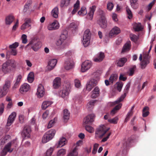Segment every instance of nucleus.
Instances as JSON below:
<instances>
[{"instance_id": "cd10ccee", "label": "nucleus", "mask_w": 156, "mask_h": 156, "mask_svg": "<svg viewBox=\"0 0 156 156\" xmlns=\"http://www.w3.org/2000/svg\"><path fill=\"white\" fill-rule=\"evenodd\" d=\"M14 20V17L11 15L7 16L5 19V23L6 25H9Z\"/></svg>"}, {"instance_id": "20e7f679", "label": "nucleus", "mask_w": 156, "mask_h": 156, "mask_svg": "<svg viewBox=\"0 0 156 156\" xmlns=\"http://www.w3.org/2000/svg\"><path fill=\"white\" fill-rule=\"evenodd\" d=\"M99 14L100 17L97 23L101 28H105L107 27V23L105 16V14L103 11H101Z\"/></svg>"}, {"instance_id": "a211bd4d", "label": "nucleus", "mask_w": 156, "mask_h": 156, "mask_svg": "<svg viewBox=\"0 0 156 156\" xmlns=\"http://www.w3.org/2000/svg\"><path fill=\"white\" fill-rule=\"evenodd\" d=\"M59 27V24L57 21L55 20L48 26V29L50 30L58 29Z\"/></svg>"}, {"instance_id": "c756f323", "label": "nucleus", "mask_w": 156, "mask_h": 156, "mask_svg": "<svg viewBox=\"0 0 156 156\" xmlns=\"http://www.w3.org/2000/svg\"><path fill=\"white\" fill-rule=\"evenodd\" d=\"M127 60V58L124 57L119 59L117 63V66L119 67L123 66Z\"/></svg>"}, {"instance_id": "aec40b11", "label": "nucleus", "mask_w": 156, "mask_h": 156, "mask_svg": "<svg viewBox=\"0 0 156 156\" xmlns=\"http://www.w3.org/2000/svg\"><path fill=\"white\" fill-rule=\"evenodd\" d=\"M105 57L104 53L100 52L97 55V57L94 58V60L96 62H100L103 60Z\"/></svg>"}, {"instance_id": "39448f33", "label": "nucleus", "mask_w": 156, "mask_h": 156, "mask_svg": "<svg viewBox=\"0 0 156 156\" xmlns=\"http://www.w3.org/2000/svg\"><path fill=\"white\" fill-rule=\"evenodd\" d=\"M16 141V140H15L13 141L8 143L1 151V155L2 156H5L6 155L8 152H11L13 151V149L11 148V147Z\"/></svg>"}, {"instance_id": "423d86ee", "label": "nucleus", "mask_w": 156, "mask_h": 156, "mask_svg": "<svg viewBox=\"0 0 156 156\" xmlns=\"http://www.w3.org/2000/svg\"><path fill=\"white\" fill-rule=\"evenodd\" d=\"M10 84L11 82L9 80H5L3 88L0 92V98L4 96L7 94L10 87Z\"/></svg>"}, {"instance_id": "13d9d810", "label": "nucleus", "mask_w": 156, "mask_h": 156, "mask_svg": "<svg viewBox=\"0 0 156 156\" xmlns=\"http://www.w3.org/2000/svg\"><path fill=\"white\" fill-rule=\"evenodd\" d=\"M126 11L128 16V18L129 19H130L132 17V12L130 9L128 8H126Z\"/></svg>"}, {"instance_id": "393cba45", "label": "nucleus", "mask_w": 156, "mask_h": 156, "mask_svg": "<svg viewBox=\"0 0 156 156\" xmlns=\"http://www.w3.org/2000/svg\"><path fill=\"white\" fill-rule=\"evenodd\" d=\"M30 89V86L27 83H24L21 86L20 89V91L21 93L23 94L24 92H27Z\"/></svg>"}, {"instance_id": "ddd939ff", "label": "nucleus", "mask_w": 156, "mask_h": 156, "mask_svg": "<svg viewBox=\"0 0 156 156\" xmlns=\"http://www.w3.org/2000/svg\"><path fill=\"white\" fill-rule=\"evenodd\" d=\"M74 66V63L72 59H68L65 64L64 67L66 70H69L73 68Z\"/></svg>"}, {"instance_id": "bb28decb", "label": "nucleus", "mask_w": 156, "mask_h": 156, "mask_svg": "<svg viewBox=\"0 0 156 156\" xmlns=\"http://www.w3.org/2000/svg\"><path fill=\"white\" fill-rule=\"evenodd\" d=\"M55 133V130L51 129L47 132L46 134L48 137V138L50 140H51L53 138Z\"/></svg>"}, {"instance_id": "b1692460", "label": "nucleus", "mask_w": 156, "mask_h": 156, "mask_svg": "<svg viewBox=\"0 0 156 156\" xmlns=\"http://www.w3.org/2000/svg\"><path fill=\"white\" fill-rule=\"evenodd\" d=\"M97 101L95 99L90 100L87 104V108L89 110H91L93 109L94 107L97 103Z\"/></svg>"}, {"instance_id": "3c124183", "label": "nucleus", "mask_w": 156, "mask_h": 156, "mask_svg": "<svg viewBox=\"0 0 156 156\" xmlns=\"http://www.w3.org/2000/svg\"><path fill=\"white\" fill-rule=\"evenodd\" d=\"M57 121V119L55 118L54 119L51 120L49 122L48 127V128H50L52 127L54 124L55 122Z\"/></svg>"}, {"instance_id": "412c9836", "label": "nucleus", "mask_w": 156, "mask_h": 156, "mask_svg": "<svg viewBox=\"0 0 156 156\" xmlns=\"http://www.w3.org/2000/svg\"><path fill=\"white\" fill-rule=\"evenodd\" d=\"M92 98H96L98 97L100 94V89L98 86L95 87L91 92Z\"/></svg>"}, {"instance_id": "5fc2aeb1", "label": "nucleus", "mask_w": 156, "mask_h": 156, "mask_svg": "<svg viewBox=\"0 0 156 156\" xmlns=\"http://www.w3.org/2000/svg\"><path fill=\"white\" fill-rule=\"evenodd\" d=\"M85 129L87 131L90 133H92L94 131V129L92 127L89 126H86Z\"/></svg>"}, {"instance_id": "e2e57ef3", "label": "nucleus", "mask_w": 156, "mask_h": 156, "mask_svg": "<svg viewBox=\"0 0 156 156\" xmlns=\"http://www.w3.org/2000/svg\"><path fill=\"white\" fill-rule=\"evenodd\" d=\"M137 0H131L130 2L131 6L135 9L137 8V6H136L135 3L137 2Z\"/></svg>"}, {"instance_id": "dca6fc26", "label": "nucleus", "mask_w": 156, "mask_h": 156, "mask_svg": "<svg viewBox=\"0 0 156 156\" xmlns=\"http://www.w3.org/2000/svg\"><path fill=\"white\" fill-rule=\"evenodd\" d=\"M61 79L59 77L56 78L53 82V86L54 88L57 89L61 85Z\"/></svg>"}, {"instance_id": "f03ea898", "label": "nucleus", "mask_w": 156, "mask_h": 156, "mask_svg": "<svg viewBox=\"0 0 156 156\" xmlns=\"http://www.w3.org/2000/svg\"><path fill=\"white\" fill-rule=\"evenodd\" d=\"M109 129V128H107L104 125H103L100 126L96 130V138H102Z\"/></svg>"}, {"instance_id": "7c9ffc66", "label": "nucleus", "mask_w": 156, "mask_h": 156, "mask_svg": "<svg viewBox=\"0 0 156 156\" xmlns=\"http://www.w3.org/2000/svg\"><path fill=\"white\" fill-rule=\"evenodd\" d=\"M66 153V150L61 148L58 150L56 153V156H65Z\"/></svg>"}, {"instance_id": "338daca9", "label": "nucleus", "mask_w": 156, "mask_h": 156, "mask_svg": "<svg viewBox=\"0 0 156 156\" xmlns=\"http://www.w3.org/2000/svg\"><path fill=\"white\" fill-rule=\"evenodd\" d=\"M93 87L91 85L90 83H89L88 82L86 85V90L89 91H90L93 88Z\"/></svg>"}, {"instance_id": "6ab92c4d", "label": "nucleus", "mask_w": 156, "mask_h": 156, "mask_svg": "<svg viewBox=\"0 0 156 156\" xmlns=\"http://www.w3.org/2000/svg\"><path fill=\"white\" fill-rule=\"evenodd\" d=\"M70 89V87L69 85H68L67 88L66 87V90H63L62 91H60L59 92V94L60 97L62 98H65L66 97L68 96L69 93V91Z\"/></svg>"}, {"instance_id": "79ce46f5", "label": "nucleus", "mask_w": 156, "mask_h": 156, "mask_svg": "<svg viewBox=\"0 0 156 156\" xmlns=\"http://www.w3.org/2000/svg\"><path fill=\"white\" fill-rule=\"evenodd\" d=\"M134 106H133L132 107L131 110L127 114L126 118L125 119V122H127L129 120L130 117L133 114V112L132 110L134 109Z\"/></svg>"}, {"instance_id": "de8ad7c7", "label": "nucleus", "mask_w": 156, "mask_h": 156, "mask_svg": "<svg viewBox=\"0 0 156 156\" xmlns=\"http://www.w3.org/2000/svg\"><path fill=\"white\" fill-rule=\"evenodd\" d=\"M87 12L86 10V8L84 7H82L81 8V10L78 11V14L80 15L84 16L87 14Z\"/></svg>"}, {"instance_id": "2eb2a0df", "label": "nucleus", "mask_w": 156, "mask_h": 156, "mask_svg": "<svg viewBox=\"0 0 156 156\" xmlns=\"http://www.w3.org/2000/svg\"><path fill=\"white\" fill-rule=\"evenodd\" d=\"M16 115V113L13 112L9 116L7 122L6 126H9L11 125L14 120Z\"/></svg>"}, {"instance_id": "49530a36", "label": "nucleus", "mask_w": 156, "mask_h": 156, "mask_svg": "<svg viewBox=\"0 0 156 156\" xmlns=\"http://www.w3.org/2000/svg\"><path fill=\"white\" fill-rule=\"evenodd\" d=\"M117 78V75L116 74H112L109 79V82L112 83L114 81L116 80Z\"/></svg>"}, {"instance_id": "09e8293b", "label": "nucleus", "mask_w": 156, "mask_h": 156, "mask_svg": "<svg viewBox=\"0 0 156 156\" xmlns=\"http://www.w3.org/2000/svg\"><path fill=\"white\" fill-rule=\"evenodd\" d=\"M119 119L118 117H115L112 119H108V121L111 123L116 124L117 123Z\"/></svg>"}, {"instance_id": "6e6552de", "label": "nucleus", "mask_w": 156, "mask_h": 156, "mask_svg": "<svg viewBox=\"0 0 156 156\" xmlns=\"http://www.w3.org/2000/svg\"><path fill=\"white\" fill-rule=\"evenodd\" d=\"M101 72L99 70H98L94 73V75L95 76L96 75H97L96 79L92 78L88 82L93 87L96 86L98 84V81L99 80V76L100 75Z\"/></svg>"}, {"instance_id": "7ed1b4c3", "label": "nucleus", "mask_w": 156, "mask_h": 156, "mask_svg": "<svg viewBox=\"0 0 156 156\" xmlns=\"http://www.w3.org/2000/svg\"><path fill=\"white\" fill-rule=\"evenodd\" d=\"M91 33L89 29L86 30L84 33L83 40V43L84 47L88 46L90 43Z\"/></svg>"}, {"instance_id": "e433bc0d", "label": "nucleus", "mask_w": 156, "mask_h": 156, "mask_svg": "<svg viewBox=\"0 0 156 156\" xmlns=\"http://www.w3.org/2000/svg\"><path fill=\"white\" fill-rule=\"evenodd\" d=\"M133 28L135 31H137L141 30L142 29L141 24L140 23H135L133 25Z\"/></svg>"}, {"instance_id": "c9c22d12", "label": "nucleus", "mask_w": 156, "mask_h": 156, "mask_svg": "<svg viewBox=\"0 0 156 156\" xmlns=\"http://www.w3.org/2000/svg\"><path fill=\"white\" fill-rule=\"evenodd\" d=\"M52 103V102L51 101H44L42 105V108L43 109H45Z\"/></svg>"}, {"instance_id": "2f4dec72", "label": "nucleus", "mask_w": 156, "mask_h": 156, "mask_svg": "<svg viewBox=\"0 0 156 156\" xmlns=\"http://www.w3.org/2000/svg\"><path fill=\"white\" fill-rule=\"evenodd\" d=\"M80 6V1L79 0H77L76 3L74 5V9L72 12V14L73 15L78 10Z\"/></svg>"}, {"instance_id": "bf43d9fd", "label": "nucleus", "mask_w": 156, "mask_h": 156, "mask_svg": "<svg viewBox=\"0 0 156 156\" xmlns=\"http://www.w3.org/2000/svg\"><path fill=\"white\" fill-rule=\"evenodd\" d=\"M78 26V25L74 23H71L69 25L70 28H73V29L75 30L77 29Z\"/></svg>"}, {"instance_id": "a19ab883", "label": "nucleus", "mask_w": 156, "mask_h": 156, "mask_svg": "<svg viewBox=\"0 0 156 156\" xmlns=\"http://www.w3.org/2000/svg\"><path fill=\"white\" fill-rule=\"evenodd\" d=\"M122 104H119L116 105L111 112V114L113 115L117 112V111L119 110L122 106Z\"/></svg>"}, {"instance_id": "1a4fd4ad", "label": "nucleus", "mask_w": 156, "mask_h": 156, "mask_svg": "<svg viewBox=\"0 0 156 156\" xmlns=\"http://www.w3.org/2000/svg\"><path fill=\"white\" fill-rule=\"evenodd\" d=\"M95 117V115L94 114H89L85 118L83 121V124H90L94 121Z\"/></svg>"}, {"instance_id": "0eeeda50", "label": "nucleus", "mask_w": 156, "mask_h": 156, "mask_svg": "<svg viewBox=\"0 0 156 156\" xmlns=\"http://www.w3.org/2000/svg\"><path fill=\"white\" fill-rule=\"evenodd\" d=\"M32 44L33 45L31 46V48L35 51H37L41 46V43L40 42L37 41L35 39H34L30 41L26 47Z\"/></svg>"}, {"instance_id": "9d476101", "label": "nucleus", "mask_w": 156, "mask_h": 156, "mask_svg": "<svg viewBox=\"0 0 156 156\" xmlns=\"http://www.w3.org/2000/svg\"><path fill=\"white\" fill-rule=\"evenodd\" d=\"M67 140L63 136L60 138L55 143V146L57 148L61 147L66 144Z\"/></svg>"}, {"instance_id": "f704fd0d", "label": "nucleus", "mask_w": 156, "mask_h": 156, "mask_svg": "<svg viewBox=\"0 0 156 156\" xmlns=\"http://www.w3.org/2000/svg\"><path fill=\"white\" fill-rule=\"evenodd\" d=\"M56 45L60 46L61 48L63 49L66 47L65 42L59 39L56 42Z\"/></svg>"}, {"instance_id": "603ef678", "label": "nucleus", "mask_w": 156, "mask_h": 156, "mask_svg": "<svg viewBox=\"0 0 156 156\" xmlns=\"http://www.w3.org/2000/svg\"><path fill=\"white\" fill-rule=\"evenodd\" d=\"M130 37L132 41L135 42L139 38L137 36L132 34H130Z\"/></svg>"}, {"instance_id": "5701e85b", "label": "nucleus", "mask_w": 156, "mask_h": 156, "mask_svg": "<svg viewBox=\"0 0 156 156\" xmlns=\"http://www.w3.org/2000/svg\"><path fill=\"white\" fill-rule=\"evenodd\" d=\"M96 7L93 5L90 8V11L87 15V18L90 20H92L93 18L94 12L95 10Z\"/></svg>"}, {"instance_id": "f3484780", "label": "nucleus", "mask_w": 156, "mask_h": 156, "mask_svg": "<svg viewBox=\"0 0 156 156\" xmlns=\"http://www.w3.org/2000/svg\"><path fill=\"white\" fill-rule=\"evenodd\" d=\"M44 88L43 86L40 84L37 88V92L36 94L38 97H42L44 96Z\"/></svg>"}, {"instance_id": "4c0bfd02", "label": "nucleus", "mask_w": 156, "mask_h": 156, "mask_svg": "<svg viewBox=\"0 0 156 156\" xmlns=\"http://www.w3.org/2000/svg\"><path fill=\"white\" fill-rule=\"evenodd\" d=\"M130 45L129 42L126 43L123 46L122 53H124L129 50L130 48Z\"/></svg>"}, {"instance_id": "ea45409f", "label": "nucleus", "mask_w": 156, "mask_h": 156, "mask_svg": "<svg viewBox=\"0 0 156 156\" xmlns=\"http://www.w3.org/2000/svg\"><path fill=\"white\" fill-rule=\"evenodd\" d=\"M149 108L148 107H145L143 110V117H146L147 116L149 113Z\"/></svg>"}, {"instance_id": "58836bf2", "label": "nucleus", "mask_w": 156, "mask_h": 156, "mask_svg": "<svg viewBox=\"0 0 156 156\" xmlns=\"http://www.w3.org/2000/svg\"><path fill=\"white\" fill-rule=\"evenodd\" d=\"M67 30H64L60 36V39L65 42V40H66L67 38Z\"/></svg>"}, {"instance_id": "774afa93", "label": "nucleus", "mask_w": 156, "mask_h": 156, "mask_svg": "<svg viewBox=\"0 0 156 156\" xmlns=\"http://www.w3.org/2000/svg\"><path fill=\"white\" fill-rule=\"evenodd\" d=\"M22 43L24 44H26L27 42V36L25 34H23L22 36Z\"/></svg>"}, {"instance_id": "69168bd1", "label": "nucleus", "mask_w": 156, "mask_h": 156, "mask_svg": "<svg viewBox=\"0 0 156 156\" xmlns=\"http://www.w3.org/2000/svg\"><path fill=\"white\" fill-rule=\"evenodd\" d=\"M19 120L20 123H23L25 120V117L23 115H20L19 116Z\"/></svg>"}, {"instance_id": "72a5a7b5", "label": "nucleus", "mask_w": 156, "mask_h": 156, "mask_svg": "<svg viewBox=\"0 0 156 156\" xmlns=\"http://www.w3.org/2000/svg\"><path fill=\"white\" fill-rule=\"evenodd\" d=\"M58 7H56L52 10L51 14L54 17L57 18L58 17Z\"/></svg>"}, {"instance_id": "a18cd8bd", "label": "nucleus", "mask_w": 156, "mask_h": 156, "mask_svg": "<svg viewBox=\"0 0 156 156\" xmlns=\"http://www.w3.org/2000/svg\"><path fill=\"white\" fill-rule=\"evenodd\" d=\"M27 80L30 83H32L34 80V74L33 72H30L28 76Z\"/></svg>"}, {"instance_id": "37998d69", "label": "nucleus", "mask_w": 156, "mask_h": 156, "mask_svg": "<svg viewBox=\"0 0 156 156\" xmlns=\"http://www.w3.org/2000/svg\"><path fill=\"white\" fill-rule=\"evenodd\" d=\"M70 0H62L61 1L60 6L62 7L64 6H68L70 2Z\"/></svg>"}, {"instance_id": "864d4df0", "label": "nucleus", "mask_w": 156, "mask_h": 156, "mask_svg": "<svg viewBox=\"0 0 156 156\" xmlns=\"http://www.w3.org/2000/svg\"><path fill=\"white\" fill-rule=\"evenodd\" d=\"M136 68V66H133L132 67L129 69V76H132Z\"/></svg>"}, {"instance_id": "9b49d317", "label": "nucleus", "mask_w": 156, "mask_h": 156, "mask_svg": "<svg viewBox=\"0 0 156 156\" xmlns=\"http://www.w3.org/2000/svg\"><path fill=\"white\" fill-rule=\"evenodd\" d=\"M92 63L89 60H86L81 65V71L84 72L89 69L91 66Z\"/></svg>"}, {"instance_id": "c03bdc74", "label": "nucleus", "mask_w": 156, "mask_h": 156, "mask_svg": "<svg viewBox=\"0 0 156 156\" xmlns=\"http://www.w3.org/2000/svg\"><path fill=\"white\" fill-rule=\"evenodd\" d=\"M150 63V61L143 60L141 62L140 66L142 69L145 68L147 65Z\"/></svg>"}, {"instance_id": "0e129e2a", "label": "nucleus", "mask_w": 156, "mask_h": 156, "mask_svg": "<svg viewBox=\"0 0 156 156\" xmlns=\"http://www.w3.org/2000/svg\"><path fill=\"white\" fill-rule=\"evenodd\" d=\"M98 144H95L94 146V148L92 151V153L95 154L96 153L98 147Z\"/></svg>"}, {"instance_id": "4be33fe9", "label": "nucleus", "mask_w": 156, "mask_h": 156, "mask_svg": "<svg viewBox=\"0 0 156 156\" xmlns=\"http://www.w3.org/2000/svg\"><path fill=\"white\" fill-rule=\"evenodd\" d=\"M31 131L30 126H25L23 131V134L25 137L29 138L30 137V133Z\"/></svg>"}, {"instance_id": "4468645a", "label": "nucleus", "mask_w": 156, "mask_h": 156, "mask_svg": "<svg viewBox=\"0 0 156 156\" xmlns=\"http://www.w3.org/2000/svg\"><path fill=\"white\" fill-rule=\"evenodd\" d=\"M120 29L117 27H114L110 31L109 37L112 38L115 35H117L120 32Z\"/></svg>"}, {"instance_id": "473e14b6", "label": "nucleus", "mask_w": 156, "mask_h": 156, "mask_svg": "<svg viewBox=\"0 0 156 156\" xmlns=\"http://www.w3.org/2000/svg\"><path fill=\"white\" fill-rule=\"evenodd\" d=\"M55 148V146L51 147L48 149L45 153V156H53L52 154Z\"/></svg>"}, {"instance_id": "680f3d73", "label": "nucleus", "mask_w": 156, "mask_h": 156, "mask_svg": "<svg viewBox=\"0 0 156 156\" xmlns=\"http://www.w3.org/2000/svg\"><path fill=\"white\" fill-rule=\"evenodd\" d=\"M19 45V44L18 42H16L12 44L9 46V48L11 49H15Z\"/></svg>"}, {"instance_id": "a878e982", "label": "nucleus", "mask_w": 156, "mask_h": 156, "mask_svg": "<svg viewBox=\"0 0 156 156\" xmlns=\"http://www.w3.org/2000/svg\"><path fill=\"white\" fill-rule=\"evenodd\" d=\"M78 148L75 147L74 148L71 150L68 153L66 156H78V152L77 151Z\"/></svg>"}, {"instance_id": "c85d7f7f", "label": "nucleus", "mask_w": 156, "mask_h": 156, "mask_svg": "<svg viewBox=\"0 0 156 156\" xmlns=\"http://www.w3.org/2000/svg\"><path fill=\"white\" fill-rule=\"evenodd\" d=\"M70 113L67 109H65L63 111V118L65 121L66 122L68 120L69 117Z\"/></svg>"}, {"instance_id": "6e6d98bb", "label": "nucleus", "mask_w": 156, "mask_h": 156, "mask_svg": "<svg viewBox=\"0 0 156 156\" xmlns=\"http://www.w3.org/2000/svg\"><path fill=\"white\" fill-rule=\"evenodd\" d=\"M50 140L48 138V137L46 135V133L43 136L42 139V141L43 143H45L49 141Z\"/></svg>"}, {"instance_id": "4d7b16f0", "label": "nucleus", "mask_w": 156, "mask_h": 156, "mask_svg": "<svg viewBox=\"0 0 156 156\" xmlns=\"http://www.w3.org/2000/svg\"><path fill=\"white\" fill-rule=\"evenodd\" d=\"M117 88V90L120 91L122 89V88L123 85V83L122 82H117L116 83Z\"/></svg>"}, {"instance_id": "f257e3e1", "label": "nucleus", "mask_w": 156, "mask_h": 156, "mask_svg": "<svg viewBox=\"0 0 156 156\" xmlns=\"http://www.w3.org/2000/svg\"><path fill=\"white\" fill-rule=\"evenodd\" d=\"M16 67V63L15 61L13 59L7 60L2 65V69L3 71L7 73L9 72L12 69Z\"/></svg>"}, {"instance_id": "8fccbe9b", "label": "nucleus", "mask_w": 156, "mask_h": 156, "mask_svg": "<svg viewBox=\"0 0 156 156\" xmlns=\"http://www.w3.org/2000/svg\"><path fill=\"white\" fill-rule=\"evenodd\" d=\"M32 3V1L31 0H29L26 4L24 6V7L23 9V11L24 12H26L27 10L28 9L30 6L31 4Z\"/></svg>"}, {"instance_id": "f8f14e48", "label": "nucleus", "mask_w": 156, "mask_h": 156, "mask_svg": "<svg viewBox=\"0 0 156 156\" xmlns=\"http://www.w3.org/2000/svg\"><path fill=\"white\" fill-rule=\"evenodd\" d=\"M57 62L56 59H52L50 60L48 62V65L47 67L46 70L50 71L54 68Z\"/></svg>"}, {"instance_id": "052dcab7", "label": "nucleus", "mask_w": 156, "mask_h": 156, "mask_svg": "<svg viewBox=\"0 0 156 156\" xmlns=\"http://www.w3.org/2000/svg\"><path fill=\"white\" fill-rule=\"evenodd\" d=\"M75 85L76 87L77 88H79L81 85L80 81L77 79L75 80Z\"/></svg>"}]
</instances>
